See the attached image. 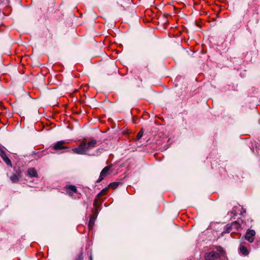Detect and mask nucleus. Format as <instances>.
Masks as SVG:
<instances>
[{"label": "nucleus", "instance_id": "1", "mask_svg": "<svg viewBox=\"0 0 260 260\" xmlns=\"http://www.w3.org/2000/svg\"><path fill=\"white\" fill-rule=\"evenodd\" d=\"M96 140L93 138H90L88 141H87L86 138H84L78 147L73 148L72 150L77 154H86L90 150L96 147Z\"/></svg>", "mask_w": 260, "mask_h": 260}, {"label": "nucleus", "instance_id": "2", "mask_svg": "<svg viewBox=\"0 0 260 260\" xmlns=\"http://www.w3.org/2000/svg\"><path fill=\"white\" fill-rule=\"evenodd\" d=\"M215 249V250H213L205 253V260L224 259L226 258L225 252L222 247L216 246Z\"/></svg>", "mask_w": 260, "mask_h": 260}, {"label": "nucleus", "instance_id": "3", "mask_svg": "<svg viewBox=\"0 0 260 260\" xmlns=\"http://www.w3.org/2000/svg\"><path fill=\"white\" fill-rule=\"evenodd\" d=\"M66 143H67L65 141H57L54 144L52 149L59 153L67 152L69 147L65 145Z\"/></svg>", "mask_w": 260, "mask_h": 260}, {"label": "nucleus", "instance_id": "4", "mask_svg": "<svg viewBox=\"0 0 260 260\" xmlns=\"http://www.w3.org/2000/svg\"><path fill=\"white\" fill-rule=\"evenodd\" d=\"M112 167L111 165L106 166L101 171L100 173V175L99 178L96 180V183L101 182L105 177L109 175H110L111 173V168Z\"/></svg>", "mask_w": 260, "mask_h": 260}, {"label": "nucleus", "instance_id": "5", "mask_svg": "<svg viewBox=\"0 0 260 260\" xmlns=\"http://www.w3.org/2000/svg\"><path fill=\"white\" fill-rule=\"evenodd\" d=\"M64 190L66 194L70 197H73L75 193L77 192V187L74 185H68L67 184L64 187Z\"/></svg>", "mask_w": 260, "mask_h": 260}, {"label": "nucleus", "instance_id": "6", "mask_svg": "<svg viewBox=\"0 0 260 260\" xmlns=\"http://www.w3.org/2000/svg\"><path fill=\"white\" fill-rule=\"evenodd\" d=\"M108 187L105 188L103 189L96 196V198L94 200L93 202V205L94 207H97L98 205H100L102 203V201L100 200L99 198L102 196H105L107 194L108 190Z\"/></svg>", "mask_w": 260, "mask_h": 260}, {"label": "nucleus", "instance_id": "7", "mask_svg": "<svg viewBox=\"0 0 260 260\" xmlns=\"http://www.w3.org/2000/svg\"><path fill=\"white\" fill-rule=\"evenodd\" d=\"M255 235V232L253 230H248L246 233L245 238L249 242L252 243L254 241Z\"/></svg>", "mask_w": 260, "mask_h": 260}, {"label": "nucleus", "instance_id": "8", "mask_svg": "<svg viewBox=\"0 0 260 260\" xmlns=\"http://www.w3.org/2000/svg\"><path fill=\"white\" fill-rule=\"evenodd\" d=\"M165 143V141L162 140H157L155 144H153L152 147L154 150H159L162 149V145Z\"/></svg>", "mask_w": 260, "mask_h": 260}, {"label": "nucleus", "instance_id": "9", "mask_svg": "<svg viewBox=\"0 0 260 260\" xmlns=\"http://www.w3.org/2000/svg\"><path fill=\"white\" fill-rule=\"evenodd\" d=\"M1 156L3 160L5 162L7 166L12 167V164L10 159L8 158L6 153L2 151L1 152Z\"/></svg>", "mask_w": 260, "mask_h": 260}, {"label": "nucleus", "instance_id": "10", "mask_svg": "<svg viewBox=\"0 0 260 260\" xmlns=\"http://www.w3.org/2000/svg\"><path fill=\"white\" fill-rule=\"evenodd\" d=\"M27 175L29 177L32 178V177H35L38 178V174L37 170L34 168H28L27 171Z\"/></svg>", "mask_w": 260, "mask_h": 260}, {"label": "nucleus", "instance_id": "11", "mask_svg": "<svg viewBox=\"0 0 260 260\" xmlns=\"http://www.w3.org/2000/svg\"><path fill=\"white\" fill-rule=\"evenodd\" d=\"M233 230L232 226L231 224H227L224 227V230L223 233H229Z\"/></svg>", "mask_w": 260, "mask_h": 260}, {"label": "nucleus", "instance_id": "12", "mask_svg": "<svg viewBox=\"0 0 260 260\" xmlns=\"http://www.w3.org/2000/svg\"><path fill=\"white\" fill-rule=\"evenodd\" d=\"M240 252L244 255L248 254V251L247 248L244 246H241L240 248Z\"/></svg>", "mask_w": 260, "mask_h": 260}, {"label": "nucleus", "instance_id": "13", "mask_svg": "<svg viewBox=\"0 0 260 260\" xmlns=\"http://www.w3.org/2000/svg\"><path fill=\"white\" fill-rule=\"evenodd\" d=\"M10 179L13 183H17L19 181V177L15 174H13L10 177Z\"/></svg>", "mask_w": 260, "mask_h": 260}, {"label": "nucleus", "instance_id": "14", "mask_svg": "<svg viewBox=\"0 0 260 260\" xmlns=\"http://www.w3.org/2000/svg\"><path fill=\"white\" fill-rule=\"evenodd\" d=\"M231 225L233 229H235L236 230H238V229L240 228V224L237 221H234L231 223Z\"/></svg>", "mask_w": 260, "mask_h": 260}, {"label": "nucleus", "instance_id": "15", "mask_svg": "<svg viewBox=\"0 0 260 260\" xmlns=\"http://www.w3.org/2000/svg\"><path fill=\"white\" fill-rule=\"evenodd\" d=\"M119 185V182H114L112 183H111L108 185V188H115Z\"/></svg>", "mask_w": 260, "mask_h": 260}, {"label": "nucleus", "instance_id": "16", "mask_svg": "<svg viewBox=\"0 0 260 260\" xmlns=\"http://www.w3.org/2000/svg\"><path fill=\"white\" fill-rule=\"evenodd\" d=\"M94 219L91 218L88 222V227L89 230H91L94 225Z\"/></svg>", "mask_w": 260, "mask_h": 260}, {"label": "nucleus", "instance_id": "17", "mask_svg": "<svg viewBox=\"0 0 260 260\" xmlns=\"http://www.w3.org/2000/svg\"><path fill=\"white\" fill-rule=\"evenodd\" d=\"M143 128H142L141 131L138 133L137 136L136 140L137 141L139 140L143 136Z\"/></svg>", "mask_w": 260, "mask_h": 260}, {"label": "nucleus", "instance_id": "18", "mask_svg": "<svg viewBox=\"0 0 260 260\" xmlns=\"http://www.w3.org/2000/svg\"><path fill=\"white\" fill-rule=\"evenodd\" d=\"M149 11H151V10L147 9V14H148Z\"/></svg>", "mask_w": 260, "mask_h": 260}, {"label": "nucleus", "instance_id": "19", "mask_svg": "<svg viewBox=\"0 0 260 260\" xmlns=\"http://www.w3.org/2000/svg\"><path fill=\"white\" fill-rule=\"evenodd\" d=\"M90 260H92V257L91 256L90 257Z\"/></svg>", "mask_w": 260, "mask_h": 260}, {"label": "nucleus", "instance_id": "20", "mask_svg": "<svg viewBox=\"0 0 260 260\" xmlns=\"http://www.w3.org/2000/svg\"><path fill=\"white\" fill-rule=\"evenodd\" d=\"M147 22L149 21V19L148 18H147Z\"/></svg>", "mask_w": 260, "mask_h": 260}]
</instances>
